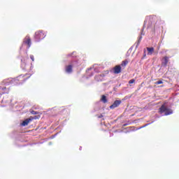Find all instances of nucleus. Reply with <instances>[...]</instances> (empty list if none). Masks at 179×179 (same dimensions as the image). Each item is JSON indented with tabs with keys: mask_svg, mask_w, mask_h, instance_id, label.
I'll use <instances>...</instances> for the list:
<instances>
[{
	"mask_svg": "<svg viewBox=\"0 0 179 179\" xmlns=\"http://www.w3.org/2000/svg\"><path fill=\"white\" fill-rule=\"evenodd\" d=\"M64 62H68V65L65 67V72L69 75L73 72V68H78L80 65H83L85 60L80 59L76 55V52H73L66 55Z\"/></svg>",
	"mask_w": 179,
	"mask_h": 179,
	"instance_id": "f257e3e1",
	"label": "nucleus"
},
{
	"mask_svg": "<svg viewBox=\"0 0 179 179\" xmlns=\"http://www.w3.org/2000/svg\"><path fill=\"white\" fill-rule=\"evenodd\" d=\"M30 76H31V74L27 78L20 80V79H22V78H24V76L20 75L15 78L5 79L3 80V82L1 83H2V85H5V86H9L10 85L16 86L17 85H22V83H24V82H26V80H27V79H29V78H30Z\"/></svg>",
	"mask_w": 179,
	"mask_h": 179,
	"instance_id": "f03ea898",
	"label": "nucleus"
},
{
	"mask_svg": "<svg viewBox=\"0 0 179 179\" xmlns=\"http://www.w3.org/2000/svg\"><path fill=\"white\" fill-rule=\"evenodd\" d=\"M156 22V16L155 15H150L145 17V20L144 21L143 27L141 29V36H145V34L143 33V29L145 27H147V29L150 28L151 26H153L155 23Z\"/></svg>",
	"mask_w": 179,
	"mask_h": 179,
	"instance_id": "7ed1b4c3",
	"label": "nucleus"
},
{
	"mask_svg": "<svg viewBox=\"0 0 179 179\" xmlns=\"http://www.w3.org/2000/svg\"><path fill=\"white\" fill-rule=\"evenodd\" d=\"M159 113L160 114H164V115H171L173 114V110L169 108L167 103H164L159 108Z\"/></svg>",
	"mask_w": 179,
	"mask_h": 179,
	"instance_id": "20e7f679",
	"label": "nucleus"
},
{
	"mask_svg": "<svg viewBox=\"0 0 179 179\" xmlns=\"http://www.w3.org/2000/svg\"><path fill=\"white\" fill-rule=\"evenodd\" d=\"M93 71L94 72H95V73H99V72L101 71V67L99 66L97 64H94L92 67L88 69L86 71L87 76L88 78H91V76H93V75H94Z\"/></svg>",
	"mask_w": 179,
	"mask_h": 179,
	"instance_id": "39448f33",
	"label": "nucleus"
},
{
	"mask_svg": "<svg viewBox=\"0 0 179 179\" xmlns=\"http://www.w3.org/2000/svg\"><path fill=\"white\" fill-rule=\"evenodd\" d=\"M27 45V50H29L30 47H31V39H30V36H27L25 38H24L23 43L22 44V46L20 48V50H22V48H24Z\"/></svg>",
	"mask_w": 179,
	"mask_h": 179,
	"instance_id": "423d86ee",
	"label": "nucleus"
},
{
	"mask_svg": "<svg viewBox=\"0 0 179 179\" xmlns=\"http://www.w3.org/2000/svg\"><path fill=\"white\" fill-rule=\"evenodd\" d=\"M45 36H47L45 34L43 33V31H38L35 33V41L36 43H38V41H41V40H43L45 38Z\"/></svg>",
	"mask_w": 179,
	"mask_h": 179,
	"instance_id": "0eeeda50",
	"label": "nucleus"
},
{
	"mask_svg": "<svg viewBox=\"0 0 179 179\" xmlns=\"http://www.w3.org/2000/svg\"><path fill=\"white\" fill-rule=\"evenodd\" d=\"M122 103L121 100H115L112 105L109 106L110 110H114V108H117V107H120V105Z\"/></svg>",
	"mask_w": 179,
	"mask_h": 179,
	"instance_id": "6e6552de",
	"label": "nucleus"
},
{
	"mask_svg": "<svg viewBox=\"0 0 179 179\" xmlns=\"http://www.w3.org/2000/svg\"><path fill=\"white\" fill-rule=\"evenodd\" d=\"M31 121H33L32 118L26 119L25 120L22 121V122L21 123V126L27 127V125H29V124L31 122Z\"/></svg>",
	"mask_w": 179,
	"mask_h": 179,
	"instance_id": "1a4fd4ad",
	"label": "nucleus"
},
{
	"mask_svg": "<svg viewBox=\"0 0 179 179\" xmlns=\"http://www.w3.org/2000/svg\"><path fill=\"white\" fill-rule=\"evenodd\" d=\"M104 74H99L95 76V80L97 82H101L104 79Z\"/></svg>",
	"mask_w": 179,
	"mask_h": 179,
	"instance_id": "9d476101",
	"label": "nucleus"
},
{
	"mask_svg": "<svg viewBox=\"0 0 179 179\" xmlns=\"http://www.w3.org/2000/svg\"><path fill=\"white\" fill-rule=\"evenodd\" d=\"M0 90H2V92H0V97L2 94H6V93H9V89L6 87H0Z\"/></svg>",
	"mask_w": 179,
	"mask_h": 179,
	"instance_id": "9b49d317",
	"label": "nucleus"
},
{
	"mask_svg": "<svg viewBox=\"0 0 179 179\" xmlns=\"http://www.w3.org/2000/svg\"><path fill=\"white\" fill-rule=\"evenodd\" d=\"M167 64H169V57H164L162 59V66H167Z\"/></svg>",
	"mask_w": 179,
	"mask_h": 179,
	"instance_id": "f8f14e48",
	"label": "nucleus"
},
{
	"mask_svg": "<svg viewBox=\"0 0 179 179\" xmlns=\"http://www.w3.org/2000/svg\"><path fill=\"white\" fill-rule=\"evenodd\" d=\"M121 73V66H116L114 68V73Z\"/></svg>",
	"mask_w": 179,
	"mask_h": 179,
	"instance_id": "ddd939ff",
	"label": "nucleus"
},
{
	"mask_svg": "<svg viewBox=\"0 0 179 179\" xmlns=\"http://www.w3.org/2000/svg\"><path fill=\"white\" fill-rule=\"evenodd\" d=\"M21 68L24 70V71H28L29 69H27V65L26 64V63H24L23 62V59L21 60Z\"/></svg>",
	"mask_w": 179,
	"mask_h": 179,
	"instance_id": "4468645a",
	"label": "nucleus"
},
{
	"mask_svg": "<svg viewBox=\"0 0 179 179\" xmlns=\"http://www.w3.org/2000/svg\"><path fill=\"white\" fill-rule=\"evenodd\" d=\"M101 101L103 103V104H106V103H108L107 96L106 95H101Z\"/></svg>",
	"mask_w": 179,
	"mask_h": 179,
	"instance_id": "2eb2a0df",
	"label": "nucleus"
},
{
	"mask_svg": "<svg viewBox=\"0 0 179 179\" xmlns=\"http://www.w3.org/2000/svg\"><path fill=\"white\" fill-rule=\"evenodd\" d=\"M147 51H148V54L150 55H152V54L153 53V51H155V48H153V47L147 48Z\"/></svg>",
	"mask_w": 179,
	"mask_h": 179,
	"instance_id": "dca6fc26",
	"label": "nucleus"
},
{
	"mask_svg": "<svg viewBox=\"0 0 179 179\" xmlns=\"http://www.w3.org/2000/svg\"><path fill=\"white\" fill-rule=\"evenodd\" d=\"M127 65H128V60H124L121 64V66H123L124 68H125Z\"/></svg>",
	"mask_w": 179,
	"mask_h": 179,
	"instance_id": "f3484780",
	"label": "nucleus"
},
{
	"mask_svg": "<svg viewBox=\"0 0 179 179\" xmlns=\"http://www.w3.org/2000/svg\"><path fill=\"white\" fill-rule=\"evenodd\" d=\"M141 41H142V36H140L138 38V42H137L136 45V48H138L139 44H141Z\"/></svg>",
	"mask_w": 179,
	"mask_h": 179,
	"instance_id": "a211bd4d",
	"label": "nucleus"
},
{
	"mask_svg": "<svg viewBox=\"0 0 179 179\" xmlns=\"http://www.w3.org/2000/svg\"><path fill=\"white\" fill-rule=\"evenodd\" d=\"M31 114H33V115H37V114H38V112L34 111V110H31Z\"/></svg>",
	"mask_w": 179,
	"mask_h": 179,
	"instance_id": "6ab92c4d",
	"label": "nucleus"
},
{
	"mask_svg": "<svg viewBox=\"0 0 179 179\" xmlns=\"http://www.w3.org/2000/svg\"><path fill=\"white\" fill-rule=\"evenodd\" d=\"M129 83L130 85H131L132 83H135V80H134V79L130 80L129 81Z\"/></svg>",
	"mask_w": 179,
	"mask_h": 179,
	"instance_id": "aec40b11",
	"label": "nucleus"
},
{
	"mask_svg": "<svg viewBox=\"0 0 179 179\" xmlns=\"http://www.w3.org/2000/svg\"><path fill=\"white\" fill-rule=\"evenodd\" d=\"M155 83H156V85H162V84L163 83V81H162V80H158V81H157Z\"/></svg>",
	"mask_w": 179,
	"mask_h": 179,
	"instance_id": "412c9836",
	"label": "nucleus"
},
{
	"mask_svg": "<svg viewBox=\"0 0 179 179\" xmlns=\"http://www.w3.org/2000/svg\"><path fill=\"white\" fill-rule=\"evenodd\" d=\"M30 59H31V61H32L33 62H34V56L33 55H30Z\"/></svg>",
	"mask_w": 179,
	"mask_h": 179,
	"instance_id": "4be33fe9",
	"label": "nucleus"
},
{
	"mask_svg": "<svg viewBox=\"0 0 179 179\" xmlns=\"http://www.w3.org/2000/svg\"><path fill=\"white\" fill-rule=\"evenodd\" d=\"M154 122H155V121H152V122H151L150 123L144 124V126L146 127H148V125H150V124H153Z\"/></svg>",
	"mask_w": 179,
	"mask_h": 179,
	"instance_id": "5701e85b",
	"label": "nucleus"
},
{
	"mask_svg": "<svg viewBox=\"0 0 179 179\" xmlns=\"http://www.w3.org/2000/svg\"><path fill=\"white\" fill-rule=\"evenodd\" d=\"M142 128H145V125L141 126L139 128L136 129V131H138V129H142Z\"/></svg>",
	"mask_w": 179,
	"mask_h": 179,
	"instance_id": "b1692460",
	"label": "nucleus"
},
{
	"mask_svg": "<svg viewBox=\"0 0 179 179\" xmlns=\"http://www.w3.org/2000/svg\"><path fill=\"white\" fill-rule=\"evenodd\" d=\"M142 128H145V125L141 126L139 128L136 129V131H138V129H142Z\"/></svg>",
	"mask_w": 179,
	"mask_h": 179,
	"instance_id": "393cba45",
	"label": "nucleus"
},
{
	"mask_svg": "<svg viewBox=\"0 0 179 179\" xmlns=\"http://www.w3.org/2000/svg\"><path fill=\"white\" fill-rule=\"evenodd\" d=\"M55 136H57V134H55V135H53V136H52V139H54V138L55 137Z\"/></svg>",
	"mask_w": 179,
	"mask_h": 179,
	"instance_id": "a878e982",
	"label": "nucleus"
},
{
	"mask_svg": "<svg viewBox=\"0 0 179 179\" xmlns=\"http://www.w3.org/2000/svg\"><path fill=\"white\" fill-rule=\"evenodd\" d=\"M145 57H146V53H145V52H144L143 57L142 58V59H143V58H144Z\"/></svg>",
	"mask_w": 179,
	"mask_h": 179,
	"instance_id": "bb28decb",
	"label": "nucleus"
},
{
	"mask_svg": "<svg viewBox=\"0 0 179 179\" xmlns=\"http://www.w3.org/2000/svg\"><path fill=\"white\" fill-rule=\"evenodd\" d=\"M48 145H52V143L50 142V143H48Z\"/></svg>",
	"mask_w": 179,
	"mask_h": 179,
	"instance_id": "cd10ccee",
	"label": "nucleus"
},
{
	"mask_svg": "<svg viewBox=\"0 0 179 179\" xmlns=\"http://www.w3.org/2000/svg\"><path fill=\"white\" fill-rule=\"evenodd\" d=\"M103 116L102 115H100V116H99V118H101Z\"/></svg>",
	"mask_w": 179,
	"mask_h": 179,
	"instance_id": "c85d7f7f",
	"label": "nucleus"
},
{
	"mask_svg": "<svg viewBox=\"0 0 179 179\" xmlns=\"http://www.w3.org/2000/svg\"><path fill=\"white\" fill-rule=\"evenodd\" d=\"M80 150H82V147H80Z\"/></svg>",
	"mask_w": 179,
	"mask_h": 179,
	"instance_id": "c756f323",
	"label": "nucleus"
},
{
	"mask_svg": "<svg viewBox=\"0 0 179 179\" xmlns=\"http://www.w3.org/2000/svg\"><path fill=\"white\" fill-rule=\"evenodd\" d=\"M129 50H132V48H130V49Z\"/></svg>",
	"mask_w": 179,
	"mask_h": 179,
	"instance_id": "7c9ffc66",
	"label": "nucleus"
}]
</instances>
